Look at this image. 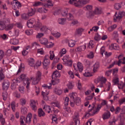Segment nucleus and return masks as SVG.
<instances>
[{"instance_id": "nucleus-5", "label": "nucleus", "mask_w": 125, "mask_h": 125, "mask_svg": "<svg viewBox=\"0 0 125 125\" xmlns=\"http://www.w3.org/2000/svg\"><path fill=\"white\" fill-rule=\"evenodd\" d=\"M30 105L31 108L32 110L35 111L37 109V103L33 100H31L30 101Z\"/></svg>"}, {"instance_id": "nucleus-49", "label": "nucleus", "mask_w": 125, "mask_h": 125, "mask_svg": "<svg viewBox=\"0 0 125 125\" xmlns=\"http://www.w3.org/2000/svg\"><path fill=\"white\" fill-rule=\"evenodd\" d=\"M35 13V11L32 9L31 11L29 12L28 13L29 16H31L33 15Z\"/></svg>"}, {"instance_id": "nucleus-29", "label": "nucleus", "mask_w": 125, "mask_h": 125, "mask_svg": "<svg viewBox=\"0 0 125 125\" xmlns=\"http://www.w3.org/2000/svg\"><path fill=\"white\" fill-rule=\"evenodd\" d=\"M121 55H119V56H118V59H119V60L118 61H114V63H115V64H117L118 65V66H120V64L122 62L121 61V59H120V57L121 56Z\"/></svg>"}, {"instance_id": "nucleus-60", "label": "nucleus", "mask_w": 125, "mask_h": 125, "mask_svg": "<svg viewBox=\"0 0 125 125\" xmlns=\"http://www.w3.org/2000/svg\"><path fill=\"white\" fill-rule=\"evenodd\" d=\"M19 91L21 93H24V87L23 86H20L18 88Z\"/></svg>"}, {"instance_id": "nucleus-16", "label": "nucleus", "mask_w": 125, "mask_h": 125, "mask_svg": "<svg viewBox=\"0 0 125 125\" xmlns=\"http://www.w3.org/2000/svg\"><path fill=\"white\" fill-rule=\"evenodd\" d=\"M48 41L45 38H42L39 40L40 42L42 44L45 45H46Z\"/></svg>"}, {"instance_id": "nucleus-56", "label": "nucleus", "mask_w": 125, "mask_h": 125, "mask_svg": "<svg viewBox=\"0 0 125 125\" xmlns=\"http://www.w3.org/2000/svg\"><path fill=\"white\" fill-rule=\"evenodd\" d=\"M11 52V50L10 49H9L6 51V54L7 55L10 56V55Z\"/></svg>"}, {"instance_id": "nucleus-46", "label": "nucleus", "mask_w": 125, "mask_h": 125, "mask_svg": "<svg viewBox=\"0 0 125 125\" xmlns=\"http://www.w3.org/2000/svg\"><path fill=\"white\" fill-rule=\"evenodd\" d=\"M15 25L19 28L21 29L22 27V25L21 23L20 22L16 23L15 24Z\"/></svg>"}, {"instance_id": "nucleus-33", "label": "nucleus", "mask_w": 125, "mask_h": 125, "mask_svg": "<svg viewBox=\"0 0 125 125\" xmlns=\"http://www.w3.org/2000/svg\"><path fill=\"white\" fill-rule=\"evenodd\" d=\"M7 93L6 92H4L2 93V97L4 101L6 100L7 97Z\"/></svg>"}, {"instance_id": "nucleus-26", "label": "nucleus", "mask_w": 125, "mask_h": 125, "mask_svg": "<svg viewBox=\"0 0 125 125\" xmlns=\"http://www.w3.org/2000/svg\"><path fill=\"white\" fill-rule=\"evenodd\" d=\"M20 104L22 106L25 105L26 100L24 98H22L20 99Z\"/></svg>"}, {"instance_id": "nucleus-1", "label": "nucleus", "mask_w": 125, "mask_h": 125, "mask_svg": "<svg viewBox=\"0 0 125 125\" xmlns=\"http://www.w3.org/2000/svg\"><path fill=\"white\" fill-rule=\"evenodd\" d=\"M89 1V0H84L82 1L80 0H70L69 3L70 4H73L76 7L80 8L82 6L83 4H86Z\"/></svg>"}, {"instance_id": "nucleus-24", "label": "nucleus", "mask_w": 125, "mask_h": 125, "mask_svg": "<svg viewBox=\"0 0 125 125\" xmlns=\"http://www.w3.org/2000/svg\"><path fill=\"white\" fill-rule=\"evenodd\" d=\"M48 4H45L44 5V6L46 8H49L50 7H52L53 6V4L52 3L51 0H48L47 1Z\"/></svg>"}, {"instance_id": "nucleus-21", "label": "nucleus", "mask_w": 125, "mask_h": 125, "mask_svg": "<svg viewBox=\"0 0 125 125\" xmlns=\"http://www.w3.org/2000/svg\"><path fill=\"white\" fill-rule=\"evenodd\" d=\"M14 26V24L13 23L10 24L8 25L7 26H6V28H5L6 30L8 31L12 29Z\"/></svg>"}, {"instance_id": "nucleus-9", "label": "nucleus", "mask_w": 125, "mask_h": 125, "mask_svg": "<svg viewBox=\"0 0 125 125\" xmlns=\"http://www.w3.org/2000/svg\"><path fill=\"white\" fill-rule=\"evenodd\" d=\"M10 84V83L8 80H4L2 83L3 89L5 90H7L9 87Z\"/></svg>"}, {"instance_id": "nucleus-35", "label": "nucleus", "mask_w": 125, "mask_h": 125, "mask_svg": "<svg viewBox=\"0 0 125 125\" xmlns=\"http://www.w3.org/2000/svg\"><path fill=\"white\" fill-rule=\"evenodd\" d=\"M13 83H14V85L15 86L18 85L20 83V81L18 80L17 79H14L13 80Z\"/></svg>"}, {"instance_id": "nucleus-14", "label": "nucleus", "mask_w": 125, "mask_h": 125, "mask_svg": "<svg viewBox=\"0 0 125 125\" xmlns=\"http://www.w3.org/2000/svg\"><path fill=\"white\" fill-rule=\"evenodd\" d=\"M6 28V25L3 21L0 20V30H2Z\"/></svg>"}, {"instance_id": "nucleus-41", "label": "nucleus", "mask_w": 125, "mask_h": 125, "mask_svg": "<svg viewBox=\"0 0 125 125\" xmlns=\"http://www.w3.org/2000/svg\"><path fill=\"white\" fill-rule=\"evenodd\" d=\"M101 37L98 34H96L94 38V40L96 41H99Z\"/></svg>"}, {"instance_id": "nucleus-50", "label": "nucleus", "mask_w": 125, "mask_h": 125, "mask_svg": "<svg viewBox=\"0 0 125 125\" xmlns=\"http://www.w3.org/2000/svg\"><path fill=\"white\" fill-rule=\"evenodd\" d=\"M42 4V3L41 2H36L34 3V4L33 5V6H37Z\"/></svg>"}, {"instance_id": "nucleus-63", "label": "nucleus", "mask_w": 125, "mask_h": 125, "mask_svg": "<svg viewBox=\"0 0 125 125\" xmlns=\"http://www.w3.org/2000/svg\"><path fill=\"white\" fill-rule=\"evenodd\" d=\"M68 45L70 47H72L75 45V43L74 42L72 41H70L68 43Z\"/></svg>"}, {"instance_id": "nucleus-8", "label": "nucleus", "mask_w": 125, "mask_h": 125, "mask_svg": "<svg viewBox=\"0 0 125 125\" xmlns=\"http://www.w3.org/2000/svg\"><path fill=\"white\" fill-rule=\"evenodd\" d=\"M94 108V106H92V108L88 111L87 112H86L85 114L84 115L85 117L87 118L90 116L93 115L95 113L93 111V108Z\"/></svg>"}, {"instance_id": "nucleus-43", "label": "nucleus", "mask_w": 125, "mask_h": 125, "mask_svg": "<svg viewBox=\"0 0 125 125\" xmlns=\"http://www.w3.org/2000/svg\"><path fill=\"white\" fill-rule=\"evenodd\" d=\"M62 14L63 16H65L67 15V10H64L62 11Z\"/></svg>"}, {"instance_id": "nucleus-13", "label": "nucleus", "mask_w": 125, "mask_h": 125, "mask_svg": "<svg viewBox=\"0 0 125 125\" xmlns=\"http://www.w3.org/2000/svg\"><path fill=\"white\" fill-rule=\"evenodd\" d=\"M60 76V74L59 72L57 70H56L54 71L52 75V78H53V77H59Z\"/></svg>"}, {"instance_id": "nucleus-52", "label": "nucleus", "mask_w": 125, "mask_h": 125, "mask_svg": "<svg viewBox=\"0 0 125 125\" xmlns=\"http://www.w3.org/2000/svg\"><path fill=\"white\" fill-rule=\"evenodd\" d=\"M74 121L75 123V125H79L80 122L79 120L78 119H74Z\"/></svg>"}, {"instance_id": "nucleus-20", "label": "nucleus", "mask_w": 125, "mask_h": 125, "mask_svg": "<svg viewBox=\"0 0 125 125\" xmlns=\"http://www.w3.org/2000/svg\"><path fill=\"white\" fill-rule=\"evenodd\" d=\"M77 68L78 70H79L80 72H82L83 70V67L82 64L80 62H78L77 64Z\"/></svg>"}, {"instance_id": "nucleus-44", "label": "nucleus", "mask_w": 125, "mask_h": 125, "mask_svg": "<svg viewBox=\"0 0 125 125\" xmlns=\"http://www.w3.org/2000/svg\"><path fill=\"white\" fill-rule=\"evenodd\" d=\"M14 95L15 97L17 98H19L21 97L20 94L17 91H15L14 93Z\"/></svg>"}, {"instance_id": "nucleus-23", "label": "nucleus", "mask_w": 125, "mask_h": 125, "mask_svg": "<svg viewBox=\"0 0 125 125\" xmlns=\"http://www.w3.org/2000/svg\"><path fill=\"white\" fill-rule=\"evenodd\" d=\"M48 94H46L45 92H42V95L43 97V99L44 100L47 101L48 100V97L47 96Z\"/></svg>"}, {"instance_id": "nucleus-37", "label": "nucleus", "mask_w": 125, "mask_h": 125, "mask_svg": "<svg viewBox=\"0 0 125 125\" xmlns=\"http://www.w3.org/2000/svg\"><path fill=\"white\" fill-rule=\"evenodd\" d=\"M43 109H45V111L46 112H47L48 113L50 112V106L48 105L44 106V107L43 108Z\"/></svg>"}, {"instance_id": "nucleus-2", "label": "nucleus", "mask_w": 125, "mask_h": 125, "mask_svg": "<svg viewBox=\"0 0 125 125\" xmlns=\"http://www.w3.org/2000/svg\"><path fill=\"white\" fill-rule=\"evenodd\" d=\"M70 97L72 100H73L74 103H75L77 105L79 106L80 104L81 103L80 98L77 96V94L76 93H72Z\"/></svg>"}, {"instance_id": "nucleus-40", "label": "nucleus", "mask_w": 125, "mask_h": 125, "mask_svg": "<svg viewBox=\"0 0 125 125\" xmlns=\"http://www.w3.org/2000/svg\"><path fill=\"white\" fill-rule=\"evenodd\" d=\"M67 18L68 20L70 21L73 20V17L72 14L69 13L67 15Z\"/></svg>"}, {"instance_id": "nucleus-64", "label": "nucleus", "mask_w": 125, "mask_h": 125, "mask_svg": "<svg viewBox=\"0 0 125 125\" xmlns=\"http://www.w3.org/2000/svg\"><path fill=\"white\" fill-rule=\"evenodd\" d=\"M67 86L70 89H72L73 87V86L72 85V84L70 83L67 84Z\"/></svg>"}, {"instance_id": "nucleus-61", "label": "nucleus", "mask_w": 125, "mask_h": 125, "mask_svg": "<svg viewBox=\"0 0 125 125\" xmlns=\"http://www.w3.org/2000/svg\"><path fill=\"white\" fill-rule=\"evenodd\" d=\"M68 73L70 75V77L72 79L74 78V76L73 73L71 71H69L68 72Z\"/></svg>"}, {"instance_id": "nucleus-48", "label": "nucleus", "mask_w": 125, "mask_h": 125, "mask_svg": "<svg viewBox=\"0 0 125 125\" xmlns=\"http://www.w3.org/2000/svg\"><path fill=\"white\" fill-rule=\"evenodd\" d=\"M87 57L90 58H92L94 57L93 52H91L87 55Z\"/></svg>"}, {"instance_id": "nucleus-53", "label": "nucleus", "mask_w": 125, "mask_h": 125, "mask_svg": "<svg viewBox=\"0 0 125 125\" xmlns=\"http://www.w3.org/2000/svg\"><path fill=\"white\" fill-rule=\"evenodd\" d=\"M53 36L56 38L59 37L60 35V33L57 32L56 33H52Z\"/></svg>"}, {"instance_id": "nucleus-47", "label": "nucleus", "mask_w": 125, "mask_h": 125, "mask_svg": "<svg viewBox=\"0 0 125 125\" xmlns=\"http://www.w3.org/2000/svg\"><path fill=\"white\" fill-rule=\"evenodd\" d=\"M14 1H15V4L18 8H19V7H21V3L18 1L17 0H14Z\"/></svg>"}, {"instance_id": "nucleus-3", "label": "nucleus", "mask_w": 125, "mask_h": 125, "mask_svg": "<svg viewBox=\"0 0 125 125\" xmlns=\"http://www.w3.org/2000/svg\"><path fill=\"white\" fill-rule=\"evenodd\" d=\"M42 73L40 71H38L36 74V77L34 78L32 82L33 84L35 85L38 84L41 79Z\"/></svg>"}, {"instance_id": "nucleus-57", "label": "nucleus", "mask_w": 125, "mask_h": 125, "mask_svg": "<svg viewBox=\"0 0 125 125\" xmlns=\"http://www.w3.org/2000/svg\"><path fill=\"white\" fill-rule=\"evenodd\" d=\"M93 12L92 11H90L89 13L87 14V17L88 18H91L92 16H93Z\"/></svg>"}, {"instance_id": "nucleus-4", "label": "nucleus", "mask_w": 125, "mask_h": 125, "mask_svg": "<svg viewBox=\"0 0 125 125\" xmlns=\"http://www.w3.org/2000/svg\"><path fill=\"white\" fill-rule=\"evenodd\" d=\"M125 14V13L124 11H119L118 14H117V12H116L114 16V21H115L116 20L119 21L124 16Z\"/></svg>"}, {"instance_id": "nucleus-10", "label": "nucleus", "mask_w": 125, "mask_h": 125, "mask_svg": "<svg viewBox=\"0 0 125 125\" xmlns=\"http://www.w3.org/2000/svg\"><path fill=\"white\" fill-rule=\"evenodd\" d=\"M41 24H40L39 25H36L34 27L35 30H38L39 29H40V31H46L47 29V28L45 26H43L42 28H41Z\"/></svg>"}, {"instance_id": "nucleus-28", "label": "nucleus", "mask_w": 125, "mask_h": 125, "mask_svg": "<svg viewBox=\"0 0 125 125\" xmlns=\"http://www.w3.org/2000/svg\"><path fill=\"white\" fill-rule=\"evenodd\" d=\"M66 53V51L65 49L63 48L62 49L61 51L60 52L59 54V55L60 57H62L63 55Z\"/></svg>"}, {"instance_id": "nucleus-31", "label": "nucleus", "mask_w": 125, "mask_h": 125, "mask_svg": "<svg viewBox=\"0 0 125 125\" xmlns=\"http://www.w3.org/2000/svg\"><path fill=\"white\" fill-rule=\"evenodd\" d=\"M26 118H25L24 116H21L20 117V124L21 125H25L23 124H24L23 120L25 121Z\"/></svg>"}, {"instance_id": "nucleus-36", "label": "nucleus", "mask_w": 125, "mask_h": 125, "mask_svg": "<svg viewBox=\"0 0 125 125\" xmlns=\"http://www.w3.org/2000/svg\"><path fill=\"white\" fill-rule=\"evenodd\" d=\"M121 7V5L120 3H116L115 4L114 8L116 10H118L120 9Z\"/></svg>"}, {"instance_id": "nucleus-19", "label": "nucleus", "mask_w": 125, "mask_h": 125, "mask_svg": "<svg viewBox=\"0 0 125 125\" xmlns=\"http://www.w3.org/2000/svg\"><path fill=\"white\" fill-rule=\"evenodd\" d=\"M110 113L109 112H107L103 114L102 116V117L103 119H104L108 118L110 117Z\"/></svg>"}, {"instance_id": "nucleus-17", "label": "nucleus", "mask_w": 125, "mask_h": 125, "mask_svg": "<svg viewBox=\"0 0 125 125\" xmlns=\"http://www.w3.org/2000/svg\"><path fill=\"white\" fill-rule=\"evenodd\" d=\"M54 92L59 95H61L62 93V91L57 88H55L54 90Z\"/></svg>"}, {"instance_id": "nucleus-30", "label": "nucleus", "mask_w": 125, "mask_h": 125, "mask_svg": "<svg viewBox=\"0 0 125 125\" xmlns=\"http://www.w3.org/2000/svg\"><path fill=\"white\" fill-rule=\"evenodd\" d=\"M102 11L101 10H99L98 8L95 9L94 11V13L97 14H99L102 13Z\"/></svg>"}, {"instance_id": "nucleus-7", "label": "nucleus", "mask_w": 125, "mask_h": 125, "mask_svg": "<svg viewBox=\"0 0 125 125\" xmlns=\"http://www.w3.org/2000/svg\"><path fill=\"white\" fill-rule=\"evenodd\" d=\"M47 56H49L48 55L44 57V59L43 60V62H42V63L43 65V68L44 69H46L47 67L49 65L50 61L49 59H48L46 57Z\"/></svg>"}, {"instance_id": "nucleus-12", "label": "nucleus", "mask_w": 125, "mask_h": 125, "mask_svg": "<svg viewBox=\"0 0 125 125\" xmlns=\"http://www.w3.org/2000/svg\"><path fill=\"white\" fill-rule=\"evenodd\" d=\"M62 60L65 63H67L68 65L70 66H71L72 65V61L71 60H69L65 58H63Z\"/></svg>"}, {"instance_id": "nucleus-54", "label": "nucleus", "mask_w": 125, "mask_h": 125, "mask_svg": "<svg viewBox=\"0 0 125 125\" xmlns=\"http://www.w3.org/2000/svg\"><path fill=\"white\" fill-rule=\"evenodd\" d=\"M113 36L115 39L117 38L118 37V34L117 31H115L113 34Z\"/></svg>"}, {"instance_id": "nucleus-58", "label": "nucleus", "mask_w": 125, "mask_h": 125, "mask_svg": "<svg viewBox=\"0 0 125 125\" xmlns=\"http://www.w3.org/2000/svg\"><path fill=\"white\" fill-rule=\"evenodd\" d=\"M25 33L28 35H31L32 34V31L31 30H26L25 31Z\"/></svg>"}, {"instance_id": "nucleus-18", "label": "nucleus", "mask_w": 125, "mask_h": 125, "mask_svg": "<svg viewBox=\"0 0 125 125\" xmlns=\"http://www.w3.org/2000/svg\"><path fill=\"white\" fill-rule=\"evenodd\" d=\"M66 19L65 18H60L58 19V22L59 23L61 24H64L65 22Z\"/></svg>"}, {"instance_id": "nucleus-42", "label": "nucleus", "mask_w": 125, "mask_h": 125, "mask_svg": "<svg viewBox=\"0 0 125 125\" xmlns=\"http://www.w3.org/2000/svg\"><path fill=\"white\" fill-rule=\"evenodd\" d=\"M21 17L23 19L25 20H27L28 19L29 16L28 14H23L21 15Z\"/></svg>"}, {"instance_id": "nucleus-45", "label": "nucleus", "mask_w": 125, "mask_h": 125, "mask_svg": "<svg viewBox=\"0 0 125 125\" xmlns=\"http://www.w3.org/2000/svg\"><path fill=\"white\" fill-rule=\"evenodd\" d=\"M29 64L31 66H34L35 65L33 59H32L31 61H29Z\"/></svg>"}, {"instance_id": "nucleus-51", "label": "nucleus", "mask_w": 125, "mask_h": 125, "mask_svg": "<svg viewBox=\"0 0 125 125\" xmlns=\"http://www.w3.org/2000/svg\"><path fill=\"white\" fill-rule=\"evenodd\" d=\"M12 108L13 111H15V103L14 102H12L11 104Z\"/></svg>"}, {"instance_id": "nucleus-39", "label": "nucleus", "mask_w": 125, "mask_h": 125, "mask_svg": "<svg viewBox=\"0 0 125 125\" xmlns=\"http://www.w3.org/2000/svg\"><path fill=\"white\" fill-rule=\"evenodd\" d=\"M54 43H52L51 42H48L47 43L46 45L45 46L46 47L50 48L52 47Z\"/></svg>"}, {"instance_id": "nucleus-27", "label": "nucleus", "mask_w": 125, "mask_h": 125, "mask_svg": "<svg viewBox=\"0 0 125 125\" xmlns=\"http://www.w3.org/2000/svg\"><path fill=\"white\" fill-rule=\"evenodd\" d=\"M94 106V105H93V106ZM102 106L101 105L99 104L97 106L96 109L95 110L94 109V107L93 108V111L94 113L95 114L97 112H98L99 111V110L101 108Z\"/></svg>"}, {"instance_id": "nucleus-32", "label": "nucleus", "mask_w": 125, "mask_h": 125, "mask_svg": "<svg viewBox=\"0 0 125 125\" xmlns=\"http://www.w3.org/2000/svg\"><path fill=\"white\" fill-rule=\"evenodd\" d=\"M3 70L2 68H0V79L1 80L3 79L5 76L2 73Z\"/></svg>"}, {"instance_id": "nucleus-62", "label": "nucleus", "mask_w": 125, "mask_h": 125, "mask_svg": "<svg viewBox=\"0 0 125 125\" xmlns=\"http://www.w3.org/2000/svg\"><path fill=\"white\" fill-rule=\"evenodd\" d=\"M83 74L84 76L86 77H90L92 75L90 74V73L89 72L87 73L85 72Z\"/></svg>"}, {"instance_id": "nucleus-6", "label": "nucleus", "mask_w": 125, "mask_h": 125, "mask_svg": "<svg viewBox=\"0 0 125 125\" xmlns=\"http://www.w3.org/2000/svg\"><path fill=\"white\" fill-rule=\"evenodd\" d=\"M18 78L21 81H23V83L25 84L28 82V80H29V79L27 78L26 75L24 74H21Z\"/></svg>"}, {"instance_id": "nucleus-11", "label": "nucleus", "mask_w": 125, "mask_h": 125, "mask_svg": "<svg viewBox=\"0 0 125 125\" xmlns=\"http://www.w3.org/2000/svg\"><path fill=\"white\" fill-rule=\"evenodd\" d=\"M86 45L85 44L84 45L78 47L75 49L76 51L81 52L84 51L86 48Z\"/></svg>"}, {"instance_id": "nucleus-55", "label": "nucleus", "mask_w": 125, "mask_h": 125, "mask_svg": "<svg viewBox=\"0 0 125 125\" xmlns=\"http://www.w3.org/2000/svg\"><path fill=\"white\" fill-rule=\"evenodd\" d=\"M4 56V52L2 50H0V59H2Z\"/></svg>"}, {"instance_id": "nucleus-22", "label": "nucleus", "mask_w": 125, "mask_h": 125, "mask_svg": "<svg viewBox=\"0 0 125 125\" xmlns=\"http://www.w3.org/2000/svg\"><path fill=\"white\" fill-rule=\"evenodd\" d=\"M97 79L98 81H99V82L101 81V83H105L106 80V79L103 77H99Z\"/></svg>"}, {"instance_id": "nucleus-38", "label": "nucleus", "mask_w": 125, "mask_h": 125, "mask_svg": "<svg viewBox=\"0 0 125 125\" xmlns=\"http://www.w3.org/2000/svg\"><path fill=\"white\" fill-rule=\"evenodd\" d=\"M12 43L14 45H16L19 43V40L16 39H13L11 41Z\"/></svg>"}, {"instance_id": "nucleus-25", "label": "nucleus", "mask_w": 125, "mask_h": 125, "mask_svg": "<svg viewBox=\"0 0 125 125\" xmlns=\"http://www.w3.org/2000/svg\"><path fill=\"white\" fill-rule=\"evenodd\" d=\"M94 67L93 71L94 72H95L99 67V63L98 62L96 63L94 65Z\"/></svg>"}, {"instance_id": "nucleus-15", "label": "nucleus", "mask_w": 125, "mask_h": 125, "mask_svg": "<svg viewBox=\"0 0 125 125\" xmlns=\"http://www.w3.org/2000/svg\"><path fill=\"white\" fill-rule=\"evenodd\" d=\"M38 113V115L39 117L44 116L45 115V113L42 108L39 109Z\"/></svg>"}, {"instance_id": "nucleus-34", "label": "nucleus", "mask_w": 125, "mask_h": 125, "mask_svg": "<svg viewBox=\"0 0 125 125\" xmlns=\"http://www.w3.org/2000/svg\"><path fill=\"white\" fill-rule=\"evenodd\" d=\"M52 83L53 85L57 84L60 82V80L58 78H55L54 80L52 81Z\"/></svg>"}, {"instance_id": "nucleus-59", "label": "nucleus", "mask_w": 125, "mask_h": 125, "mask_svg": "<svg viewBox=\"0 0 125 125\" xmlns=\"http://www.w3.org/2000/svg\"><path fill=\"white\" fill-rule=\"evenodd\" d=\"M51 104L52 106H56L58 107H60L59 104L56 102H53L51 103Z\"/></svg>"}]
</instances>
